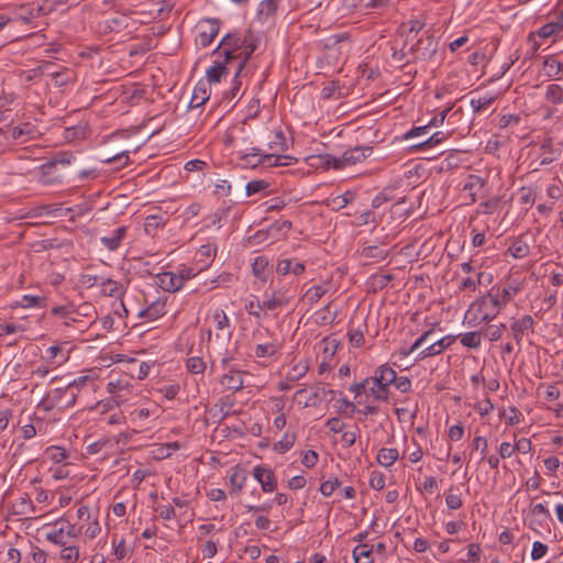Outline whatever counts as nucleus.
I'll return each instance as SVG.
<instances>
[{"instance_id": "37", "label": "nucleus", "mask_w": 563, "mask_h": 563, "mask_svg": "<svg viewBox=\"0 0 563 563\" xmlns=\"http://www.w3.org/2000/svg\"><path fill=\"white\" fill-rule=\"evenodd\" d=\"M290 229L291 222L289 220L276 221L267 228L272 240H279L286 236Z\"/></svg>"}, {"instance_id": "55", "label": "nucleus", "mask_w": 563, "mask_h": 563, "mask_svg": "<svg viewBox=\"0 0 563 563\" xmlns=\"http://www.w3.org/2000/svg\"><path fill=\"white\" fill-rule=\"evenodd\" d=\"M327 292L325 288L321 285L310 287L306 291V298L310 303H317L322 296Z\"/></svg>"}, {"instance_id": "19", "label": "nucleus", "mask_w": 563, "mask_h": 563, "mask_svg": "<svg viewBox=\"0 0 563 563\" xmlns=\"http://www.w3.org/2000/svg\"><path fill=\"white\" fill-rule=\"evenodd\" d=\"M486 185V180L482 178L478 175H468L464 186L463 190L466 191L471 198L472 202H475L477 200L478 195L483 190V188Z\"/></svg>"}, {"instance_id": "7", "label": "nucleus", "mask_w": 563, "mask_h": 563, "mask_svg": "<svg viewBox=\"0 0 563 563\" xmlns=\"http://www.w3.org/2000/svg\"><path fill=\"white\" fill-rule=\"evenodd\" d=\"M241 44L242 37L238 33H228L219 45L213 48V54L223 55L225 62H231V59L235 58L233 53L241 49Z\"/></svg>"}, {"instance_id": "34", "label": "nucleus", "mask_w": 563, "mask_h": 563, "mask_svg": "<svg viewBox=\"0 0 563 563\" xmlns=\"http://www.w3.org/2000/svg\"><path fill=\"white\" fill-rule=\"evenodd\" d=\"M375 376L377 377V380L380 385H385L386 387H389L396 379L397 373L395 369H393L388 364L380 365L375 371Z\"/></svg>"}, {"instance_id": "14", "label": "nucleus", "mask_w": 563, "mask_h": 563, "mask_svg": "<svg viewBox=\"0 0 563 563\" xmlns=\"http://www.w3.org/2000/svg\"><path fill=\"white\" fill-rule=\"evenodd\" d=\"M156 284L165 291L174 292L181 288V277L176 273L163 272L156 275Z\"/></svg>"}, {"instance_id": "25", "label": "nucleus", "mask_w": 563, "mask_h": 563, "mask_svg": "<svg viewBox=\"0 0 563 563\" xmlns=\"http://www.w3.org/2000/svg\"><path fill=\"white\" fill-rule=\"evenodd\" d=\"M305 264L301 262H295L290 258L279 260L276 265V272L282 275H287L289 273L299 276L305 272Z\"/></svg>"}, {"instance_id": "51", "label": "nucleus", "mask_w": 563, "mask_h": 563, "mask_svg": "<svg viewBox=\"0 0 563 563\" xmlns=\"http://www.w3.org/2000/svg\"><path fill=\"white\" fill-rule=\"evenodd\" d=\"M279 347L276 343L258 344L255 347L257 357H272L278 352Z\"/></svg>"}, {"instance_id": "10", "label": "nucleus", "mask_w": 563, "mask_h": 563, "mask_svg": "<svg viewBox=\"0 0 563 563\" xmlns=\"http://www.w3.org/2000/svg\"><path fill=\"white\" fill-rule=\"evenodd\" d=\"M258 40L255 37L253 32L249 30L243 36H242V44L241 49H243V57L238 63L234 77H238L242 69L244 68L247 60L251 58L254 51L257 48Z\"/></svg>"}, {"instance_id": "41", "label": "nucleus", "mask_w": 563, "mask_h": 563, "mask_svg": "<svg viewBox=\"0 0 563 563\" xmlns=\"http://www.w3.org/2000/svg\"><path fill=\"white\" fill-rule=\"evenodd\" d=\"M424 27V23L420 20H410L407 23H402L400 31L406 33L407 41L413 40L418 33Z\"/></svg>"}, {"instance_id": "46", "label": "nucleus", "mask_w": 563, "mask_h": 563, "mask_svg": "<svg viewBox=\"0 0 563 563\" xmlns=\"http://www.w3.org/2000/svg\"><path fill=\"white\" fill-rule=\"evenodd\" d=\"M432 330L424 331L413 343L409 349H401L399 351V355L401 357H407L417 350H419L428 340V338L431 335Z\"/></svg>"}, {"instance_id": "63", "label": "nucleus", "mask_w": 563, "mask_h": 563, "mask_svg": "<svg viewBox=\"0 0 563 563\" xmlns=\"http://www.w3.org/2000/svg\"><path fill=\"white\" fill-rule=\"evenodd\" d=\"M547 552H548L547 544H544L540 541H534L532 544V550H531V559L533 561L540 560L547 554Z\"/></svg>"}, {"instance_id": "12", "label": "nucleus", "mask_w": 563, "mask_h": 563, "mask_svg": "<svg viewBox=\"0 0 563 563\" xmlns=\"http://www.w3.org/2000/svg\"><path fill=\"white\" fill-rule=\"evenodd\" d=\"M530 512L531 519L529 521V528L536 532H539L540 528H544L551 519V514L543 504L533 505Z\"/></svg>"}, {"instance_id": "44", "label": "nucleus", "mask_w": 563, "mask_h": 563, "mask_svg": "<svg viewBox=\"0 0 563 563\" xmlns=\"http://www.w3.org/2000/svg\"><path fill=\"white\" fill-rule=\"evenodd\" d=\"M268 260L265 256H257L252 264V272L254 276L263 282L266 280V269Z\"/></svg>"}, {"instance_id": "9", "label": "nucleus", "mask_w": 563, "mask_h": 563, "mask_svg": "<svg viewBox=\"0 0 563 563\" xmlns=\"http://www.w3.org/2000/svg\"><path fill=\"white\" fill-rule=\"evenodd\" d=\"M234 360V356L228 361L227 364H223V368L228 369V373H224L220 378L219 383L224 389L236 391L242 388L243 380L240 374V371L236 369L235 365H230V362Z\"/></svg>"}, {"instance_id": "45", "label": "nucleus", "mask_w": 563, "mask_h": 563, "mask_svg": "<svg viewBox=\"0 0 563 563\" xmlns=\"http://www.w3.org/2000/svg\"><path fill=\"white\" fill-rule=\"evenodd\" d=\"M495 101V97L492 95H486L479 98L471 99V107L474 112H483L489 108V106Z\"/></svg>"}, {"instance_id": "17", "label": "nucleus", "mask_w": 563, "mask_h": 563, "mask_svg": "<svg viewBox=\"0 0 563 563\" xmlns=\"http://www.w3.org/2000/svg\"><path fill=\"white\" fill-rule=\"evenodd\" d=\"M372 153L369 146H356L354 148L346 150L342 154V161L345 166L355 165L358 162L364 161Z\"/></svg>"}, {"instance_id": "20", "label": "nucleus", "mask_w": 563, "mask_h": 563, "mask_svg": "<svg viewBox=\"0 0 563 563\" xmlns=\"http://www.w3.org/2000/svg\"><path fill=\"white\" fill-rule=\"evenodd\" d=\"M128 228L122 225L113 230L111 235L109 236H102L100 239L101 244L108 250V251H117L123 239L126 236Z\"/></svg>"}, {"instance_id": "31", "label": "nucleus", "mask_w": 563, "mask_h": 563, "mask_svg": "<svg viewBox=\"0 0 563 563\" xmlns=\"http://www.w3.org/2000/svg\"><path fill=\"white\" fill-rule=\"evenodd\" d=\"M449 135H450L449 133H445V132H442V131H438V132L431 134L424 141L411 145V148L416 150V151H422V150H426V148L434 147V146L440 145L441 143H443L449 137Z\"/></svg>"}, {"instance_id": "62", "label": "nucleus", "mask_w": 563, "mask_h": 563, "mask_svg": "<svg viewBox=\"0 0 563 563\" xmlns=\"http://www.w3.org/2000/svg\"><path fill=\"white\" fill-rule=\"evenodd\" d=\"M559 33H560V31L558 30V25H554V23H551V22L542 25L537 32V34L542 38H549Z\"/></svg>"}, {"instance_id": "27", "label": "nucleus", "mask_w": 563, "mask_h": 563, "mask_svg": "<svg viewBox=\"0 0 563 563\" xmlns=\"http://www.w3.org/2000/svg\"><path fill=\"white\" fill-rule=\"evenodd\" d=\"M413 54L412 51H410V45L408 44V41L405 40L401 43V46H397V42H395V45L393 46V54L391 57L395 62L405 65L411 62H415L412 58Z\"/></svg>"}, {"instance_id": "1", "label": "nucleus", "mask_w": 563, "mask_h": 563, "mask_svg": "<svg viewBox=\"0 0 563 563\" xmlns=\"http://www.w3.org/2000/svg\"><path fill=\"white\" fill-rule=\"evenodd\" d=\"M495 289L496 286L470 305L464 314V323L470 327H476L479 323H487L497 318L504 307L494 295Z\"/></svg>"}, {"instance_id": "22", "label": "nucleus", "mask_w": 563, "mask_h": 563, "mask_svg": "<svg viewBox=\"0 0 563 563\" xmlns=\"http://www.w3.org/2000/svg\"><path fill=\"white\" fill-rule=\"evenodd\" d=\"M100 291L104 296L120 298L125 292V287L120 282L103 278L100 282Z\"/></svg>"}, {"instance_id": "59", "label": "nucleus", "mask_w": 563, "mask_h": 563, "mask_svg": "<svg viewBox=\"0 0 563 563\" xmlns=\"http://www.w3.org/2000/svg\"><path fill=\"white\" fill-rule=\"evenodd\" d=\"M45 453L55 463H60L67 457L65 449L60 446H49Z\"/></svg>"}, {"instance_id": "15", "label": "nucleus", "mask_w": 563, "mask_h": 563, "mask_svg": "<svg viewBox=\"0 0 563 563\" xmlns=\"http://www.w3.org/2000/svg\"><path fill=\"white\" fill-rule=\"evenodd\" d=\"M93 383H95V379L92 377H90L89 375L78 376L77 378H74L71 382H69L64 389H60V388L55 389V393L59 394V396L62 394H64V395L70 394L69 404H74L75 398H76V394H75L74 389L79 390L80 388L88 386V385L93 386Z\"/></svg>"}, {"instance_id": "4", "label": "nucleus", "mask_w": 563, "mask_h": 563, "mask_svg": "<svg viewBox=\"0 0 563 563\" xmlns=\"http://www.w3.org/2000/svg\"><path fill=\"white\" fill-rule=\"evenodd\" d=\"M241 159L244 162L245 166L254 168L265 164L268 166H286L289 165L288 161L292 159V157L275 156L273 154L262 153L258 148H252L250 153L241 155Z\"/></svg>"}, {"instance_id": "3", "label": "nucleus", "mask_w": 563, "mask_h": 563, "mask_svg": "<svg viewBox=\"0 0 563 563\" xmlns=\"http://www.w3.org/2000/svg\"><path fill=\"white\" fill-rule=\"evenodd\" d=\"M525 287V280L520 275L505 277L499 286H496L494 295L505 308Z\"/></svg>"}, {"instance_id": "36", "label": "nucleus", "mask_w": 563, "mask_h": 563, "mask_svg": "<svg viewBox=\"0 0 563 563\" xmlns=\"http://www.w3.org/2000/svg\"><path fill=\"white\" fill-rule=\"evenodd\" d=\"M371 378V383L367 387L368 391L374 396L375 399L380 401H387L389 398V389L385 385H380L377 377L374 375Z\"/></svg>"}, {"instance_id": "64", "label": "nucleus", "mask_w": 563, "mask_h": 563, "mask_svg": "<svg viewBox=\"0 0 563 563\" xmlns=\"http://www.w3.org/2000/svg\"><path fill=\"white\" fill-rule=\"evenodd\" d=\"M474 409L482 416H487L494 409V404L489 398H485L475 404Z\"/></svg>"}, {"instance_id": "53", "label": "nucleus", "mask_w": 563, "mask_h": 563, "mask_svg": "<svg viewBox=\"0 0 563 563\" xmlns=\"http://www.w3.org/2000/svg\"><path fill=\"white\" fill-rule=\"evenodd\" d=\"M79 550L75 545H64L60 552V559L64 560L65 563H76L79 560Z\"/></svg>"}, {"instance_id": "54", "label": "nucleus", "mask_w": 563, "mask_h": 563, "mask_svg": "<svg viewBox=\"0 0 563 563\" xmlns=\"http://www.w3.org/2000/svg\"><path fill=\"white\" fill-rule=\"evenodd\" d=\"M309 367L307 363L299 362L298 364L294 365L290 369V372L287 374V379L291 383L300 379L305 374L308 372Z\"/></svg>"}, {"instance_id": "40", "label": "nucleus", "mask_w": 563, "mask_h": 563, "mask_svg": "<svg viewBox=\"0 0 563 563\" xmlns=\"http://www.w3.org/2000/svg\"><path fill=\"white\" fill-rule=\"evenodd\" d=\"M530 247L527 242L521 239L515 240L508 247V253L515 258H525L528 256Z\"/></svg>"}, {"instance_id": "35", "label": "nucleus", "mask_w": 563, "mask_h": 563, "mask_svg": "<svg viewBox=\"0 0 563 563\" xmlns=\"http://www.w3.org/2000/svg\"><path fill=\"white\" fill-rule=\"evenodd\" d=\"M455 336L465 347L477 350L482 345V332L471 331Z\"/></svg>"}, {"instance_id": "23", "label": "nucleus", "mask_w": 563, "mask_h": 563, "mask_svg": "<svg viewBox=\"0 0 563 563\" xmlns=\"http://www.w3.org/2000/svg\"><path fill=\"white\" fill-rule=\"evenodd\" d=\"M543 70L548 78L558 80L560 75H563V63L553 55L547 56L543 60Z\"/></svg>"}, {"instance_id": "57", "label": "nucleus", "mask_w": 563, "mask_h": 563, "mask_svg": "<svg viewBox=\"0 0 563 563\" xmlns=\"http://www.w3.org/2000/svg\"><path fill=\"white\" fill-rule=\"evenodd\" d=\"M46 540L59 547L66 545L64 528L62 527L59 529H54L53 531L48 532L46 534Z\"/></svg>"}, {"instance_id": "30", "label": "nucleus", "mask_w": 563, "mask_h": 563, "mask_svg": "<svg viewBox=\"0 0 563 563\" xmlns=\"http://www.w3.org/2000/svg\"><path fill=\"white\" fill-rule=\"evenodd\" d=\"M544 99L554 106L563 103V81L550 84L545 88Z\"/></svg>"}, {"instance_id": "48", "label": "nucleus", "mask_w": 563, "mask_h": 563, "mask_svg": "<svg viewBox=\"0 0 563 563\" xmlns=\"http://www.w3.org/2000/svg\"><path fill=\"white\" fill-rule=\"evenodd\" d=\"M318 322L320 324H331L336 318V312L331 310V305L328 303L319 311H317Z\"/></svg>"}, {"instance_id": "11", "label": "nucleus", "mask_w": 563, "mask_h": 563, "mask_svg": "<svg viewBox=\"0 0 563 563\" xmlns=\"http://www.w3.org/2000/svg\"><path fill=\"white\" fill-rule=\"evenodd\" d=\"M534 320L530 314H526L510 324L512 336L518 345H521L522 340L528 332H533Z\"/></svg>"}, {"instance_id": "28", "label": "nucleus", "mask_w": 563, "mask_h": 563, "mask_svg": "<svg viewBox=\"0 0 563 563\" xmlns=\"http://www.w3.org/2000/svg\"><path fill=\"white\" fill-rule=\"evenodd\" d=\"M210 98V92L207 91V86L203 80L199 81L194 88L192 96L189 102L190 108H198L206 103Z\"/></svg>"}, {"instance_id": "6", "label": "nucleus", "mask_w": 563, "mask_h": 563, "mask_svg": "<svg viewBox=\"0 0 563 563\" xmlns=\"http://www.w3.org/2000/svg\"><path fill=\"white\" fill-rule=\"evenodd\" d=\"M410 51H412V58L417 60L431 59L438 51V42L432 35L420 37L416 43L410 44Z\"/></svg>"}, {"instance_id": "56", "label": "nucleus", "mask_w": 563, "mask_h": 563, "mask_svg": "<svg viewBox=\"0 0 563 563\" xmlns=\"http://www.w3.org/2000/svg\"><path fill=\"white\" fill-rule=\"evenodd\" d=\"M506 328L505 323L492 324L484 330V334L493 342L498 341L503 335V330Z\"/></svg>"}, {"instance_id": "38", "label": "nucleus", "mask_w": 563, "mask_h": 563, "mask_svg": "<svg viewBox=\"0 0 563 563\" xmlns=\"http://www.w3.org/2000/svg\"><path fill=\"white\" fill-rule=\"evenodd\" d=\"M366 328V324H358L357 327L354 325L353 322L350 323L347 336L350 343L355 346L360 347L364 343V329Z\"/></svg>"}, {"instance_id": "32", "label": "nucleus", "mask_w": 563, "mask_h": 563, "mask_svg": "<svg viewBox=\"0 0 563 563\" xmlns=\"http://www.w3.org/2000/svg\"><path fill=\"white\" fill-rule=\"evenodd\" d=\"M376 459L380 466L388 468L399 459V452L394 448H383L378 451Z\"/></svg>"}, {"instance_id": "33", "label": "nucleus", "mask_w": 563, "mask_h": 563, "mask_svg": "<svg viewBox=\"0 0 563 563\" xmlns=\"http://www.w3.org/2000/svg\"><path fill=\"white\" fill-rule=\"evenodd\" d=\"M159 407L157 405H152L146 408H137L131 411L130 418L132 422H141L150 417H158L159 416Z\"/></svg>"}, {"instance_id": "39", "label": "nucleus", "mask_w": 563, "mask_h": 563, "mask_svg": "<svg viewBox=\"0 0 563 563\" xmlns=\"http://www.w3.org/2000/svg\"><path fill=\"white\" fill-rule=\"evenodd\" d=\"M353 559L355 563H373L372 547L358 544L353 549Z\"/></svg>"}, {"instance_id": "60", "label": "nucleus", "mask_w": 563, "mask_h": 563, "mask_svg": "<svg viewBox=\"0 0 563 563\" xmlns=\"http://www.w3.org/2000/svg\"><path fill=\"white\" fill-rule=\"evenodd\" d=\"M340 484L341 482L336 477L333 479H328L321 483L319 490L323 496L329 497L340 486Z\"/></svg>"}, {"instance_id": "5", "label": "nucleus", "mask_w": 563, "mask_h": 563, "mask_svg": "<svg viewBox=\"0 0 563 563\" xmlns=\"http://www.w3.org/2000/svg\"><path fill=\"white\" fill-rule=\"evenodd\" d=\"M134 24V21L132 18H130L126 14L122 13H112L110 15L102 16L97 22V31L100 34H109V33H120L126 29H129L131 25Z\"/></svg>"}, {"instance_id": "21", "label": "nucleus", "mask_w": 563, "mask_h": 563, "mask_svg": "<svg viewBox=\"0 0 563 563\" xmlns=\"http://www.w3.org/2000/svg\"><path fill=\"white\" fill-rule=\"evenodd\" d=\"M355 199V192L351 190H346L344 194L330 197L323 201L324 206L330 208L333 211H339L345 208L349 203L353 202Z\"/></svg>"}, {"instance_id": "49", "label": "nucleus", "mask_w": 563, "mask_h": 563, "mask_svg": "<svg viewBox=\"0 0 563 563\" xmlns=\"http://www.w3.org/2000/svg\"><path fill=\"white\" fill-rule=\"evenodd\" d=\"M122 402H124V399L110 397L108 399L98 401L95 406V410L99 411L100 413H106L112 410L114 407H119Z\"/></svg>"}, {"instance_id": "42", "label": "nucleus", "mask_w": 563, "mask_h": 563, "mask_svg": "<svg viewBox=\"0 0 563 563\" xmlns=\"http://www.w3.org/2000/svg\"><path fill=\"white\" fill-rule=\"evenodd\" d=\"M18 305L22 308H43L46 306V298L36 295H24L18 301Z\"/></svg>"}, {"instance_id": "29", "label": "nucleus", "mask_w": 563, "mask_h": 563, "mask_svg": "<svg viewBox=\"0 0 563 563\" xmlns=\"http://www.w3.org/2000/svg\"><path fill=\"white\" fill-rule=\"evenodd\" d=\"M289 302V298L287 297L285 291L276 290L272 294V296L264 301H262V307L264 310H276L283 306H286Z\"/></svg>"}, {"instance_id": "24", "label": "nucleus", "mask_w": 563, "mask_h": 563, "mask_svg": "<svg viewBox=\"0 0 563 563\" xmlns=\"http://www.w3.org/2000/svg\"><path fill=\"white\" fill-rule=\"evenodd\" d=\"M74 155L70 154V153H67V152H60L58 154H56L53 159H51L49 162L43 164L41 166V172L43 175H48L53 172V169L57 166V165H62V166H68L71 161L74 159Z\"/></svg>"}, {"instance_id": "58", "label": "nucleus", "mask_w": 563, "mask_h": 563, "mask_svg": "<svg viewBox=\"0 0 563 563\" xmlns=\"http://www.w3.org/2000/svg\"><path fill=\"white\" fill-rule=\"evenodd\" d=\"M269 184L262 179L251 180L246 185V195L252 196L268 188Z\"/></svg>"}, {"instance_id": "61", "label": "nucleus", "mask_w": 563, "mask_h": 563, "mask_svg": "<svg viewBox=\"0 0 563 563\" xmlns=\"http://www.w3.org/2000/svg\"><path fill=\"white\" fill-rule=\"evenodd\" d=\"M481 552H482V549H481L479 544H476V543L470 544L467 548L466 559L463 560V562H467V563L478 562L481 559Z\"/></svg>"}, {"instance_id": "8", "label": "nucleus", "mask_w": 563, "mask_h": 563, "mask_svg": "<svg viewBox=\"0 0 563 563\" xmlns=\"http://www.w3.org/2000/svg\"><path fill=\"white\" fill-rule=\"evenodd\" d=\"M455 340L456 336L452 334L443 336L442 339L433 342L432 344L419 351L416 355L415 361L420 362L428 357L440 355L446 349H449L455 342Z\"/></svg>"}, {"instance_id": "13", "label": "nucleus", "mask_w": 563, "mask_h": 563, "mask_svg": "<svg viewBox=\"0 0 563 563\" xmlns=\"http://www.w3.org/2000/svg\"><path fill=\"white\" fill-rule=\"evenodd\" d=\"M253 475L261 484L264 493H272L276 489V477L272 470L264 466H256L254 467Z\"/></svg>"}, {"instance_id": "26", "label": "nucleus", "mask_w": 563, "mask_h": 563, "mask_svg": "<svg viewBox=\"0 0 563 563\" xmlns=\"http://www.w3.org/2000/svg\"><path fill=\"white\" fill-rule=\"evenodd\" d=\"M9 132L13 140L23 143L34 137L35 126L30 122H25L21 125L11 128Z\"/></svg>"}, {"instance_id": "50", "label": "nucleus", "mask_w": 563, "mask_h": 563, "mask_svg": "<svg viewBox=\"0 0 563 563\" xmlns=\"http://www.w3.org/2000/svg\"><path fill=\"white\" fill-rule=\"evenodd\" d=\"M318 159L320 161V165H322L325 168H334V169H343L345 166V163L342 161V155L340 157H333L331 155H324L319 156Z\"/></svg>"}, {"instance_id": "16", "label": "nucleus", "mask_w": 563, "mask_h": 563, "mask_svg": "<svg viewBox=\"0 0 563 563\" xmlns=\"http://www.w3.org/2000/svg\"><path fill=\"white\" fill-rule=\"evenodd\" d=\"M131 387L130 379L123 375L117 379L109 380L107 391L111 394L113 398L125 400V394L123 393H129Z\"/></svg>"}, {"instance_id": "18", "label": "nucleus", "mask_w": 563, "mask_h": 563, "mask_svg": "<svg viewBox=\"0 0 563 563\" xmlns=\"http://www.w3.org/2000/svg\"><path fill=\"white\" fill-rule=\"evenodd\" d=\"M166 313V300L158 298L153 301L146 309L139 312V317L148 321H154Z\"/></svg>"}, {"instance_id": "2", "label": "nucleus", "mask_w": 563, "mask_h": 563, "mask_svg": "<svg viewBox=\"0 0 563 563\" xmlns=\"http://www.w3.org/2000/svg\"><path fill=\"white\" fill-rule=\"evenodd\" d=\"M214 319L217 320V327L220 331V333H217L218 353L223 356V364H227L228 361L236 354L238 343L231 342L232 332L227 316L216 314Z\"/></svg>"}, {"instance_id": "47", "label": "nucleus", "mask_w": 563, "mask_h": 563, "mask_svg": "<svg viewBox=\"0 0 563 563\" xmlns=\"http://www.w3.org/2000/svg\"><path fill=\"white\" fill-rule=\"evenodd\" d=\"M186 366L191 374H202L207 368L206 362L199 356L189 357L186 362Z\"/></svg>"}, {"instance_id": "43", "label": "nucleus", "mask_w": 563, "mask_h": 563, "mask_svg": "<svg viewBox=\"0 0 563 563\" xmlns=\"http://www.w3.org/2000/svg\"><path fill=\"white\" fill-rule=\"evenodd\" d=\"M387 255L388 251L385 247L378 245H369L362 250L363 257L371 258L376 262L386 258Z\"/></svg>"}, {"instance_id": "52", "label": "nucleus", "mask_w": 563, "mask_h": 563, "mask_svg": "<svg viewBox=\"0 0 563 563\" xmlns=\"http://www.w3.org/2000/svg\"><path fill=\"white\" fill-rule=\"evenodd\" d=\"M335 407L339 413H342L349 418H351L356 410L355 405L352 401L347 400L346 398H341L336 400Z\"/></svg>"}]
</instances>
